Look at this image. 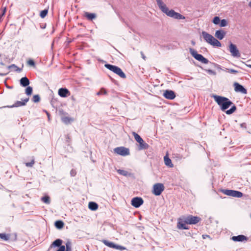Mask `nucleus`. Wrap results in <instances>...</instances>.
Instances as JSON below:
<instances>
[{"label": "nucleus", "instance_id": "obj_1", "mask_svg": "<svg viewBox=\"0 0 251 251\" xmlns=\"http://www.w3.org/2000/svg\"><path fill=\"white\" fill-rule=\"evenodd\" d=\"M211 97L214 99L215 101L219 105L221 109L223 111L233 105L229 109L226 111V114L230 115L236 111L237 109L236 106L228 98L216 95H213L211 96Z\"/></svg>", "mask_w": 251, "mask_h": 251}, {"label": "nucleus", "instance_id": "obj_2", "mask_svg": "<svg viewBox=\"0 0 251 251\" xmlns=\"http://www.w3.org/2000/svg\"><path fill=\"white\" fill-rule=\"evenodd\" d=\"M156 1L161 11L166 14L168 16L177 20L185 19V17L179 13L176 12L173 9L169 10L161 0H156Z\"/></svg>", "mask_w": 251, "mask_h": 251}, {"label": "nucleus", "instance_id": "obj_3", "mask_svg": "<svg viewBox=\"0 0 251 251\" xmlns=\"http://www.w3.org/2000/svg\"><path fill=\"white\" fill-rule=\"evenodd\" d=\"M104 66L107 69L111 71L115 74L118 75L122 78H125L126 77V74L123 72L122 69L119 67L115 65H113L110 64L106 63L104 65Z\"/></svg>", "mask_w": 251, "mask_h": 251}, {"label": "nucleus", "instance_id": "obj_4", "mask_svg": "<svg viewBox=\"0 0 251 251\" xmlns=\"http://www.w3.org/2000/svg\"><path fill=\"white\" fill-rule=\"evenodd\" d=\"M104 66L107 69L111 71L115 74L118 75L122 78H125L126 77V74L123 72L122 69L119 67L115 65H113L110 64L106 63L104 65Z\"/></svg>", "mask_w": 251, "mask_h": 251}, {"label": "nucleus", "instance_id": "obj_5", "mask_svg": "<svg viewBox=\"0 0 251 251\" xmlns=\"http://www.w3.org/2000/svg\"><path fill=\"white\" fill-rule=\"evenodd\" d=\"M189 51L192 56L199 61L204 64H207L209 62V60L207 58L203 57L201 54H199L197 51L193 49L190 48Z\"/></svg>", "mask_w": 251, "mask_h": 251}, {"label": "nucleus", "instance_id": "obj_6", "mask_svg": "<svg viewBox=\"0 0 251 251\" xmlns=\"http://www.w3.org/2000/svg\"><path fill=\"white\" fill-rule=\"evenodd\" d=\"M132 134L134 136L135 140L139 144V150H146L148 149L149 145L145 143L141 136L135 132H132Z\"/></svg>", "mask_w": 251, "mask_h": 251}, {"label": "nucleus", "instance_id": "obj_7", "mask_svg": "<svg viewBox=\"0 0 251 251\" xmlns=\"http://www.w3.org/2000/svg\"><path fill=\"white\" fill-rule=\"evenodd\" d=\"M221 191L227 196H232L235 198H239L243 196V193L238 191L228 189H222Z\"/></svg>", "mask_w": 251, "mask_h": 251}, {"label": "nucleus", "instance_id": "obj_8", "mask_svg": "<svg viewBox=\"0 0 251 251\" xmlns=\"http://www.w3.org/2000/svg\"><path fill=\"white\" fill-rule=\"evenodd\" d=\"M114 152L122 156H126L130 154L129 150L124 147H117L114 149Z\"/></svg>", "mask_w": 251, "mask_h": 251}, {"label": "nucleus", "instance_id": "obj_9", "mask_svg": "<svg viewBox=\"0 0 251 251\" xmlns=\"http://www.w3.org/2000/svg\"><path fill=\"white\" fill-rule=\"evenodd\" d=\"M164 190V186L162 183H156L153 186L152 193L155 196H159Z\"/></svg>", "mask_w": 251, "mask_h": 251}, {"label": "nucleus", "instance_id": "obj_10", "mask_svg": "<svg viewBox=\"0 0 251 251\" xmlns=\"http://www.w3.org/2000/svg\"><path fill=\"white\" fill-rule=\"evenodd\" d=\"M229 50L231 54V55L234 57H240V53L238 50L236 46L231 42H230L229 45Z\"/></svg>", "mask_w": 251, "mask_h": 251}, {"label": "nucleus", "instance_id": "obj_11", "mask_svg": "<svg viewBox=\"0 0 251 251\" xmlns=\"http://www.w3.org/2000/svg\"><path fill=\"white\" fill-rule=\"evenodd\" d=\"M185 219V223H187L189 225H195L199 222L201 219L197 216H194L190 215L186 217H183Z\"/></svg>", "mask_w": 251, "mask_h": 251}, {"label": "nucleus", "instance_id": "obj_12", "mask_svg": "<svg viewBox=\"0 0 251 251\" xmlns=\"http://www.w3.org/2000/svg\"><path fill=\"white\" fill-rule=\"evenodd\" d=\"M102 242L105 246H106L109 248H111L115 249L120 250H124L126 249V248L123 246L115 244L114 243L110 242L106 240H102Z\"/></svg>", "mask_w": 251, "mask_h": 251}, {"label": "nucleus", "instance_id": "obj_13", "mask_svg": "<svg viewBox=\"0 0 251 251\" xmlns=\"http://www.w3.org/2000/svg\"><path fill=\"white\" fill-rule=\"evenodd\" d=\"M144 201L141 197H134L132 199L131 201V205L135 208L139 207L141 205L143 204Z\"/></svg>", "mask_w": 251, "mask_h": 251}, {"label": "nucleus", "instance_id": "obj_14", "mask_svg": "<svg viewBox=\"0 0 251 251\" xmlns=\"http://www.w3.org/2000/svg\"><path fill=\"white\" fill-rule=\"evenodd\" d=\"M188 224L187 223H185V219L184 217L180 218L179 219L177 224V227L179 229H188L189 227L186 225Z\"/></svg>", "mask_w": 251, "mask_h": 251}, {"label": "nucleus", "instance_id": "obj_15", "mask_svg": "<svg viewBox=\"0 0 251 251\" xmlns=\"http://www.w3.org/2000/svg\"><path fill=\"white\" fill-rule=\"evenodd\" d=\"M29 98H26L24 99L22 101H16L14 104L12 105H8L5 106L4 107H8V108H13V107H18L22 106L25 105L26 103L28 101Z\"/></svg>", "mask_w": 251, "mask_h": 251}, {"label": "nucleus", "instance_id": "obj_16", "mask_svg": "<svg viewBox=\"0 0 251 251\" xmlns=\"http://www.w3.org/2000/svg\"><path fill=\"white\" fill-rule=\"evenodd\" d=\"M163 96L168 100H174L176 96L175 92L170 90H165L164 92Z\"/></svg>", "mask_w": 251, "mask_h": 251}, {"label": "nucleus", "instance_id": "obj_17", "mask_svg": "<svg viewBox=\"0 0 251 251\" xmlns=\"http://www.w3.org/2000/svg\"><path fill=\"white\" fill-rule=\"evenodd\" d=\"M234 90L237 92H241L242 94H246L247 93V90L244 88V87L240 84L235 82L234 83Z\"/></svg>", "mask_w": 251, "mask_h": 251}, {"label": "nucleus", "instance_id": "obj_18", "mask_svg": "<svg viewBox=\"0 0 251 251\" xmlns=\"http://www.w3.org/2000/svg\"><path fill=\"white\" fill-rule=\"evenodd\" d=\"M202 36L204 40L209 44H211L212 41L214 39V37L212 35L205 31L202 32Z\"/></svg>", "mask_w": 251, "mask_h": 251}, {"label": "nucleus", "instance_id": "obj_19", "mask_svg": "<svg viewBox=\"0 0 251 251\" xmlns=\"http://www.w3.org/2000/svg\"><path fill=\"white\" fill-rule=\"evenodd\" d=\"M58 94L62 98H66L70 95V92L66 88L59 89Z\"/></svg>", "mask_w": 251, "mask_h": 251}, {"label": "nucleus", "instance_id": "obj_20", "mask_svg": "<svg viewBox=\"0 0 251 251\" xmlns=\"http://www.w3.org/2000/svg\"><path fill=\"white\" fill-rule=\"evenodd\" d=\"M231 239L234 242H243L247 241L248 238L244 235H239L238 236H232Z\"/></svg>", "mask_w": 251, "mask_h": 251}, {"label": "nucleus", "instance_id": "obj_21", "mask_svg": "<svg viewBox=\"0 0 251 251\" xmlns=\"http://www.w3.org/2000/svg\"><path fill=\"white\" fill-rule=\"evenodd\" d=\"M226 32L222 29L218 30L216 31L215 36L219 40H222L226 36Z\"/></svg>", "mask_w": 251, "mask_h": 251}, {"label": "nucleus", "instance_id": "obj_22", "mask_svg": "<svg viewBox=\"0 0 251 251\" xmlns=\"http://www.w3.org/2000/svg\"><path fill=\"white\" fill-rule=\"evenodd\" d=\"M20 85L23 87H27L30 83L29 79L26 76L23 77L21 78Z\"/></svg>", "mask_w": 251, "mask_h": 251}, {"label": "nucleus", "instance_id": "obj_23", "mask_svg": "<svg viewBox=\"0 0 251 251\" xmlns=\"http://www.w3.org/2000/svg\"><path fill=\"white\" fill-rule=\"evenodd\" d=\"M85 17L89 21H92L97 17V15L95 13L85 12L84 14Z\"/></svg>", "mask_w": 251, "mask_h": 251}, {"label": "nucleus", "instance_id": "obj_24", "mask_svg": "<svg viewBox=\"0 0 251 251\" xmlns=\"http://www.w3.org/2000/svg\"><path fill=\"white\" fill-rule=\"evenodd\" d=\"M164 160L165 164L166 166L169 167H173L174 166L172 162V160L167 155H165L164 157Z\"/></svg>", "mask_w": 251, "mask_h": 251}, {"label": "nucleus", "instance_id": "obj_25", "mask_svg": "<svg viewBox=\"0 0 251 251\" xmlns=\"http://www.w3.org/2000/svg\"><path fill=\"white\" fill-rule=\"evenodd\" d=\"M98 204L94 201H91L89 202L88 207L89 208L93 211H95L98 208Z\"/></svg>", "mask_w": 251, "mask_h": 251}, {"label": "nucleus", "instance_id": "obj_26", "mask_svg": "<svg viewBox=\"0 0 251 251\" xmlns=\"http://www.w3.org/2000/svg\"><path fill=\"white\" fill-rule=\"evenodd\" d=\"M62 240L60 239H57L53 242V243H52V244L50 246V248H51L52 246L59 248L60 246H62Z\"/></svg>", "mask_w": 251, "mask_h": 251}, {"label": "nucleus", "instance_id": "obj_27", "mask_svg": "<svg viewBox=\"0 0 251 251\" xmlns=\"http://www.w3.org/2000/svg\"><path fill=\"white\" fill-rule=\"evenodd\" d=\"M54 225L57 228L61 229L63 227L64 224L62 221L58 220L55 222Z\"/></svg>", "mask_w": 251, "mask_h": 251}, {"label": "nucleus", "instance_id": "obj_28", "mask_svg": "<svg viewBox=\"0 0 251 251\" xmlns=\"http://www.w3.org/2000/svg\"><path fill=\"white\" fill-rule=\"evenodd\" d=\"M74 119L69 117H64L62 118V122L65 124H69L71 122L73 121Z\"/></svg>", "mask_w": 251, "mask_h": 251}, {"label": "nucleus", "instance_id": "obj_29", "mask_svg": "<svg viewBox=\"0 0 251 251\" xmlns=\"http://www.w3.org/2000/svg\"><path fill=\"white\" fill-rule=\"evenodd\" d=\"M214 47H221L222 46L221 43L216 38H214V39L212 41L211 44H210Z\"/></svg>", "mask_w": 251, "mask_h": 251}, {"label": "nucleus", "instance_id": "obj_30", "mask_svg": "<svg viewBox=\"0 0 251 251\" xmlns=\"http://www.w3.org/2000/svg\"><path fill=\"white\" fill-rule=\"evenodd\" d=\"M0 238L4 241H8L10 239V235L6 233H0Z\"/></svg>", "mask_w": 251, "mask_h": 251}, {"label": "nucleus", "instance_id": "obj_31", "mask_svg": "<svg viewBox=\"0 0 251 251\" xmlns=\"http://www.w3.org/2000/svg\"><path fill=\"white\" fill-rule=\"evenodd\" d=\"M41 201L46 204H50V198L48 196H45L41 198Z\"/></svg>", "mask_w": 251, "mask_h": 251}, {"label": "nucleus", "instance_id": "obj_32", "mask_svg": "<svg viewBox=\"0 0 251 251\" xmlns=\"http://www.w3.org/2000/svg\"><path fill=\"white\" fill-rule=\"evenodd\" d=\"M65 245V251H72L71 242L68 240Z\"/></svg>", "mask_w": 251, "mask_h": 251}, {"label": "nucleus", "instance_id": "obj_33", "mask_svg": "<svg viewBox=\"0 0 251 251\" xmlns=\"http://www.w3.org/2000/svg\"><path fill=\"white\" fill-rule=\"evenodd\" d=\"M117 172L119 174L124 176H127L128 174V173L127 171L124 170L118 169V170H117Z\"/></svg>", "mask_w": 251, "mask_h": 251}, {"label": "nucleus", "instance_id": "obj_34", "mask_svg": "<svg viewBox=\"0 0 251 251\" xmlns=\"http://www.w3.org/2000/svg\"><path fill=\"white\" fill-rule=\"evenodd\" d=\"M48 9H45L43 10H42L40 12V16L42 18H44L48 14Z\"/></svg>", "mask_w": 251, "mask_h": 251}, {"label": "nucleus", "instance_id": "obj_35", "mask_svg": "<svg viewBox=\"0 0 251 251\" xmlns=\"http://www.w3.org/2000/svg\"><path fill=\"white\" fill-rule=\"evenodd\" d=\"M33 89L30 86H27L26 88L25 89V94L28 95H31L32 93Z\"/></svg>", "mask_w": 251, "mask_h": 251}, {"label": "nucleus", "instance_id": "obj_36", "mask_svg": "<svg viewBox=\"0 0 251 251\" xmlns=\"http://www.w3.org/2000/svg\"><path fill=\"white\" fill-rule=\"evenodd\" d=\"M40 100V97L39 95H34L32 98V101L34 102L37 103L39 102Z\"/></svg>", "mask_w": 251, "mask_h": 251}, {"label": "nucleus", "instance_id": "obj_37", "mask_svg": "<svg viewBox=\"0 0 251 251\" xmlns=\"http://www.w3.org/2000/svg\"><path fill=\"white\" fill-rule=\"evenodd\" d=\"M220 19L218 16H215L212 20V22L215 25H219L220 22Z\"/></svg>", "mask_w": 251, "mask_h": 251}, {"label": "nucleus", "instance_id": "obj_38", "mask_svg": "<svg viewBox=\"0 0 251 251\" xmlns=\"http://www.w3.org/2000/svg\"><path fill=\"white\" fill-rule=\"evenodd\" d=\"M219 24L221 27H225L227 25V22L226 19H222L220 21Z\"/></svg>", "mask_w": 251, "mask_h": 251}, {"label": "nucleus", "instance_id": "obj_39", "mask_svg": "<svg viewBox=\"0 0 251 251\" xmlns=\"http://www.w3.org/2000/svg\"><path fill=\"white\" fill-rule=\"evenodd\" d=\"M107 94V92L106 90L103 88H101L100 90L97 93V95H106Z\"/></svg>", "mask_w": 251, "mask_h": 251}, {"label": "nucleus", "instance_id": "obj_40", "mask_svg": "<svg viewBox=\"0 0 251 251\" xmlns=\"http://www.w3.org/2000/svg\"><path fill=\"white\" fill-rule=\"evenodd\" d=\"M35 162L34 160L32 159L31 162H27L25 163V166L28 167H31L34 165Z\"/></svg>", "mask_w": 251, "mask_h": 251}, {"label": "nucleus", "instance_id": "obj_41", "mask_svg": "<svg viewBox=\"0 0 251 251\" xmlns=\"http://www.w3.org/2000/svg\"><path fill=\"white\" fill-rule=\"evenodd\" d=\"M227 72L231 74H237L238 72L235 70L232 69H226Z\"/></svg>", "mask_w": 251, "mask_h": 251}, {"label": "nucleus", "instance_id": "obj_42", "mask_svg": "<svg viewBox=\"0 0 251 251\" xmlns=\"http://www.w3.org/2000/svg\"><path fill=\"white\" fill-rule=\"evenodd\" d=\"M27 63L29 65L31 66H35V65L34 61L31 59L28 60Z\"/></svg>", "mask_w": 251, "mask_h": 251}, {"label": "nucleus", "instance_id": "obj_43", "mask_svg": "<svg viewBox=\"0 0 251 251\" xmlns=\"http://www.w3.org/2000/svg\"><path fill=\"white\" fill-rule=\"evenodd\" d=\"M76 175V172L75 169H72L70 171V175L71 176H75Z\"/></svg>", "mask_w": 251, "mask_h": 251}, {"label": "nucleus", "instance_id": "obj_44", "mask_svg": "<svg viewBox=\"0 0 251 251\" xmlns=\"http://www.w3.org/2000/svg\"><path fill=\"white\" fill-rule=\"evenodd\" d=\"M206 71L210 75H216V72L213 70L208 69V70H206Z\"/></svg>", "mask_w": 251, "mask_h": 251}, {"label": "nucleus", "instance_id": "obj_45", "mask_svg": "<svg viewBox=\"0 0 251 251\" xmlns=\"http://www.w3.org/2000/svg\"><path fill=\"white\" fill-rule=\"evenodd\" d=\"M6 7L5 6L4 7L2 8V12L1 13V15H0V16L1 17H2L5 14V13L6 12Z\"/></svg>", "mask_w": 251, "mask_h": 251}, {"label": "nucleus", "instance_id": "obj_46", "mask_svg": "<svg viewBox=\"0 0 251 251\" xmlns=\"http://www.w3.org/2000/svg\"><path fill=\"white\" fill-rule=\"evenodd\" d=\"M56 251H65V246L64 245L60 246Z\"/></svg>", "mask_w": 251, "mask_h": 251}, {"label": "nucleus", "instance_id": "obj_47", "mask_svg": "<svg viewBox=\"0 0 251 251\" xmlns=\"http://www.w3.org/2000/svg\"><path fill=\"white\" fill-rule=\"evenodd\" d=\"M8 68L10 69H14L15 70L16 68H18V67L15 64H12L8 67Z\"/></svg>", "mask_w": 251, "mask_h": 251}, {"label": "nucleus", "instance_id": "obj_48", "mask_svg": "<svg viewBox=\"0 0 251 251\" xmlns=\"http://www.w3.org/2000/svg\"><path fill=\"white\" fill-rule=\"evenodd\" d=\"M141 54H142V58L145 60L146 59V56L144 55V54H143V53L142 52H141Z\"/></svg>", "mask_w": 251, "mask_h": 251}, {"label": "nucleus", "instance_id": "obj_49", "mask_svg": "<svg viewBox=\"0 0 251 251\" xmlns=\"http://www.w3.org/2000/svg\"><path fill=\"white\" fill-rule=\"evenodd\" d=\"M21 69H20L19 67L18 68H16L15 71L20 72L21 71Z\"/></svg>", "mask_w": 251, "mask_h": 251}, {"label": "nucleus", "instance_id": "obj_50", "mask_svg": "<svg viewBox=\"0 0 251 251\" xmlns=\"http://www.w3.org/2000/svg\"><path fill=\"white\" fill-rule=\"evenodd\" d=\"M16 238H17V235H16V234H15L13 240H14V241L16 240Z\"/></svg>", "mask_w": 251, "mask_h": 251}, {"label": "nucleus", "instance_id": "obj_51", "mask_svg": "<svg viewBox=\"0 0 251 251\" xmlns=\"http://www.w3.org/2000/svg\"><path fill=\"white\" fill-rule=\"evenodd\" d=\"M249 6L251 7V1L249 3Z\"/></svg>", "mask_w": 251, "mask_h": 251}, {"label": "nucleus", "instance_id": "obj_52", "mask_svg": "<svg viewBox=\"0 0 251 251\" xmlns=\"http://www.w3.org/2000/svg\"><path fill=\"white\" fill-rule=\"evenodd\" d=\"M67 141H68V140H69V137L68 136V135L67 137Z\"/></svg>", "mask_w": 251, "mask_h": 251}, {"label": "nucleus", "instance_id": "obj_53", "mask_svg": "<svg viewBox=\"0 0 251 251\" xmlns=\"http://www.w3.org/2000/svg\"><path fill=\"white\" fill-rule=\"evenodd\" d=\"M249 68H251V65H247Z\"/></svg>", "mask_w": 251, "mask_h": 251}, {"label": "nucleus", "instance_id": "obj_54", "mask_svg": "<svg viewBox=\"0 0 251 251\" xmlns=\"http://www.w3.org/2000/svg\"><path fill=\"white\" fill-rule=\"evenodd\" d=\"M179 159H181V158H182V156H180V155H179Z\"/></svg>", "mask_w": 251, "mask_h": 251}, {"label": "nucleus", "instance_id": "obj_55", "mask_svg": "<svg viewBox=\"0 0 251 251\" xmlns=\"http://www.w3.org/2000/svg\"><path fill=\"white\" fill-rule=\"evenodd\" d=\"M47 115H48V117H49V113L47 112Z\"/></svg>", "mask_w": 251, "mask_h": 251}]
</instances>
